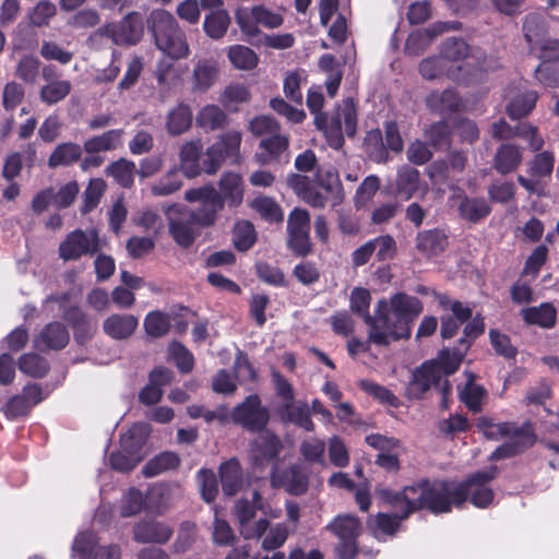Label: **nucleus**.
Returning <instances> with one entry per match:
<instances>
[{
    "instance_id": "f704fd0d",
    "label": "nucleus",
    "mask_w": 559,
    "mask_h": 559,
    "mask_svg": "<svg viewBox=\"0 0 559 559\" xmlns=\"http://www.w3.org/2000/svg\"><path fill=\"white\" fill-rule=\"evenodd\" d=\"M441 55L447 64L452 66L453 70L461 74L463 64L460 62L469 56V47L461 38H451L443 44Z\"/></svg>"
},
{
    "instance_id": "f03ea898",
    "label": "nucleus",
    "mask_w": 559,
    "mask_h": 559,
    "mask_svg": "<svg viewBox=\"0 0 559 559\" xmlns=\"http://www.w3.org/2000/svg\"><path fill=\"white\" fill-rule=\"evenodd\" d=\"M496 475L497 467L490 466L474 473L460 485L424 480L408 487L401 498L408 501L411 511L428 509L435 514L450 512L452 506L460 507L467 498L475 507L487 508L493 500V492L487 484Z\"/></svg>"
},
{
    "instance_id": "4468645a",
    "label": "nucleus",
    "mask_w": 559,
    "mask_h": 559,
    "mask_svg": "<svg viewBox=\"0 0 559 559\" xmlns=\"http://www.w3.org/2000/svg\"><path fill=\"white\" fill-rule=\"evenodd\" d=\"M233 421L250 431L263 430L269 421V411L258 395H249L231 412Z\"/></svg>"
},
{
    "instance_id": "f8f14e48",
    "label": "nucleus",
    "mask_w": 559,
    "mask_h": 559,
    "mask_svg": "<svg viewBox=\"0 0 559 559\" xmlns=\"http://www.w3.org/2000/svg\"><path fill=\"white\" fill-rule=\"evenodd\" d=\"M99 250V237L96 229H75L67 235L59 245V255L64 261L78 260Z\"/></svg>"
},
{
    "instance_id": "13d9d810",
    "label": "nucleus",
    "mask_w": 559,
    "mask_h": 559,
    "mask_svg": "<svg viewBox=\"0 0 559 559\" xmlns=\"http://www.w3.org/2000/svg\"><path fill=\"white\" fill-rule=\"evenodd\" d=\"M144 506L146 507V498H143L142 492L135 488H130L121 499L120 514L124 518L133 516L141 512Z\"/></svg>"
},
{
    "instance_id": "ddd939ff",
    "label": "nucleus",
    "mask_w": 559,
    "mask_h": 559,
    "mask_svg": "<svg viewBox=\"0 0 559 559\" xmlns=\"http://www.w3.org/2000/svg\"><path fill=\"white\" fill-rule=\"evenodd\" d=\"M185 200L201 204L198 211H194L195 218L201 227L214 224L217 213L224 207L223 199L212 186L187 190L185 192Z\"/></svg>"
},
{
    "instance_id": "cd10ccee",
    "label": "nucleus",
    "mask_w": 559,
    "mask_h": 559,
    "mask_svg": "<svg viewBox=\"0 0 559 559\" xmlns=\"http://www.w3.org/2000/svg\"><path fill=\"white\" fill-rule=\"evenodd\" d=\"M283 420L292 423L307 431L314 430V424L310 415V406L306 402L283 403L281 407Z\"/></svg>"
},
{
    "instance_id": "37998d69",
    "label": "nucleus",
    "mask_w": 559,
    "mask_h": 559,
    "mask_svg": "<svg viewBox=\"0 0 559 559\" xmlns=\"http://www.w3.org/2000/svg\"><path fill=\"white\" fill-rule=\"evenodd\" d=\"M316 179L319 188L331 194L332 205H336L342 201V188L335 169L318 168Z\"/></svg>"
},
{
    "instance_id": "473e14b6",
    "label": "nucleus",
    "mask_w": 559,
    "mask_h": 559,
    "mask_svg": "<svg viewBox=\"0 0 559 559\" xmlns=\"http://www.w3.org/2000/svg\"><path fill=\"white\" fill-rule=\"evenodd\" d=\"M192 120L191 107L186 103H179L167 114L166 130L170 135H180L190 129Z\"/></svg>"
},
{
    "instance_id": "0e129e2a",
    "label": "nucleus",
    "mask_w": 559,
    "mask_h": 559,
    "mask_svg": "<svg viewBox=\"0 0 559 559\" xmlns=\"http://www.w3.org/2000/svg\"><path fill=\"white\" fill-rule=\"evenodd\" d=\"M515 138L525 141L530 150L537 152L540 151L545 144L544 138L538 131V128L530 122H521L515 126Z\"/></svg>"
},
{
    "instance_id": "412c9836",
    "label": "nucleus",
    "mask_w": 559,
    "mask_h": 559,
    "mask_svg": "<svg viewBox=\"0 0 559 559\" xmlns=\"http://www.w3.org/2000/svg\"><path fill=\"white\" fill-rule=\"evenodd\" d=\"M425 194L428 190L427 186L421 189L419 171L408 165H403L397 169L396 179L394 182V194L409 200L418 191Z\"/></svg>"
},
{
    "instance_id": "8fccbe9b",
    "label": "nucleus",
    "mask_w": 559,
    "mask_h": 559,
    "mask_svg": "<svg viewBox=\"0 0 559 559\" xmlns=\"http://www.w3.org/2000/svg\"><path fill=\"white\" fill-rule=\"evenodd\" d=\"M71 83L67 80H56L44 85L39 96L43 103L53 105L64 99L71 92Z\"/></svg>"
},
{
    "instance_id": "5fc2aeb1",
    "label": "nucleus",
    "mask_w": 559,
    "mask_h": 559,
    "mask_svg": "<svg viewBox=\"0 0 559 559\" xmlns=\"http://www.w3.org/2000/svg\"><path fill=\"white\" fill-rule=\"evenodd\" d=\"M20 370L33 378H43L49 370L48 362L37 354H25L19 360Z\"/></svg>"
},
{
    "instance_id": "a19ab883",
    "label": "nucleus",
    "mask_w": 559,
    "mask_h": 559,
    "mask_svg": "<svg viewBox=\"0 0 559 559\" xmlns=\"http://www.w3.org/2000/svg\"><path fill=\"white\" fill-rule=\"evenodd\" d=\"M427 106L437 112H453L461 107V98L453 90L432 92L426 99Z\"/></svg>"
},
{
    "instance_id": "6ab92c4d",
    "label": "nucleus",
    "mask_w": 559,
    "mask_h": 559,
    "mask_svg": "<svg viewBox=\"0 0 559 559\" xmlns=\"http://www.w3.org/2000/svg\"><path fill=\"white\" fill-rule=\"evenodd\" d=\"M139 326V319L130 313H112L103 322L104 333L115 341L130 338Z\"/></svg>"
},
{
    "instance_id": "338daca9",
    "label": "nucleus",
    "mask_w": 559,
    "mask_h": 559,
    "mask_svg": "<svg viewBox=\"0 0 559 559\" xmlns=\"http://www.w3.org/2000/svg\"><path fill=\"white\" fill-rule=\"evenodd\" d=\"M56 13L57 8L52 2L41 0L31 10L28 19L32 25L41 27L48 25Z\"/></svg>"
},
{
    "instance_id": "dca6fc26",
    "label": "nucleus",
    "mask_w": 559,
    "mask_h": 559,
    "mask_svg": "<svg viewBox=\"0 0 559 559\" xmlns=\"http://www.w3.org/2000/svg\"><path fill=\"white\" fill-rule=\"evenodd\" d=\"M182 497V488L178 484L156 483L146 493V509L156 514H164Z\"/></svg>"
},
{
    "instance_id": "6e6552de",
    "label": "nucleus",
    "mask_w": 559,
    "mask_h": 559,
    "mask_svg": "<svg viewBox=\"0 0 559 559\" xmlns=\"http://www.w3.org/2000/svg\"><path fill=\"white\" fill-rule=\"evenodd\" d=\"M168 230L175 242L182 247H190L200 233V224L194 211L178 204L165 207Z\"/></svg>"
},
{
    "instance_id": "4be33fe9",
    "label": "nucleus",
    "mask_w": 559,
    "mask_h": 559,
    "mask_svg": "<svg viewBox=\"0 0 559 559\" xmlns=\"http://www.w3.org/2000/svg\"><path fill=\"white\" fill-rule=\"evenodd\" d=\"M171 535V527L158 521H141L133 528L134 539L143 544H165Z\"/></svg>"
},
{
    "instance_id": "5701e85b",
    "label": "nucleus",
    "mask_w": 559,
    "mask_h": 559,
    "mask_svg": "<svg viewBox=\"0 0 559 559\" xmlns=\"http://www.w3.org/2000/svg\"><path fill=\"white\" fill-rule=\"evenodd\" d=\"M453 200L459 199V213L462 218L471 223H477L490 213L488 202L483 198H467L460 189L454 190Z\"/></svg>"
},
{
    "instance_id": "09e8293b",
    "label": "nucleus",
    "mask_w": 559,
    "mask_h": 559,
    "mask_svg": "<svg viewBox=\"0 0 559 559\" xmlns=\"http://www.w3.org/2000/svg\"><path fill=\"white\" fill-rule=\"evenodd\" d=\"M538 95L535 91H525L523 94L514 97L507 106L508 115L511 119H519L527 116L535 107Z\"/></svg>"
},
{
    "instance_id": "4c0bfd02",
    "label": "nucleus",
    "mask_w": 559,
    "mask_h": 559,
    "mask_svg": "<svg viewBox=\"0 0 559 559\" xmlns=\"http://www.w3.org/2000/svg\"><path fill=\"white\" fill-rule=\"evenodd\" d=\"M219 476L223 492L226 496L236 495L242 484V474L239 462L236 460H229L223 463L219 467Z\"/></svg>"
},
{
    "instance_id": "de8ad7c7",
    "label": "nucleus",
    "mask_w": 559,
    "mask_h": 559,
    "mask_svg": "<svg viewBox=\"0 0 559 559\" xmlns=\"http://www.w3.org/2000/svg\"><path fill=\"white\" fill-rule=\"evenodd\" d=\"M82 154L81 146L76 143H62L51 153L48 165L50 167L68 166L76 162Z\"/></svg>"
},
{
    "instance_id": "1a4fd4ad",
    "label": "nucleus",
    "mask_w": 559,
    "mask_h": 559,
    "mask_svg": "<svg viewBox=\"0 0 559 559\" xmlns=\"http://www.w3.org/2000/svg\"><path fill=\"white\" fill-rule=\"evenodd\" d=\"M326 530L340 540L335 548L340 559H353L357 555V538L362 527L360 521L355 515H337L328 524Z\"/></svg>"
},
{
    "instance_id": "393cba45",
    "label": "nucleus",
    "mask_w": 559,
    "mask_h": 559,
    "mask_svg": "<svg viewBox=\"0 0 559 559\" xmlns=\"http://www.w3.org/2000/svg\"><path fill=\"white\" fill-rule=\"evenodd\" d=\"M280 450V439L271 431L263 430L252 443L251 459L255 465H262L276 457Z\"/></svg>"
},
{
    "instance_id": "20e7f679",
    "label": "nucleus",
    "mask_w": 559,
    "mask_h": 559,
    "mask_svg": "<svg viewBox=\"0 0 559 559\" xmlns=\"http://www.w3.org/2000/svg\"><path fill=\"white\" fill-rule=\"evenodd\" d=\"M477 428L487 439L496 441L507 439L490 454V460H501L516 455L535 441L530 424L518 426L514 423H495L490 417H480L477 421Z\"/></svg>"
},
{
    "instance_id": "c756f323",
    "label": "nucleus",
    "mask_w": 559,
    "mask_h": 559,
    "mask_svg": "<svg viewBox=\"0 0 559 559\" xmlns=\"http://www.w3.org/2000/svg\"><path fill=\"white\" fill-rule=\"evenodd\" d=\"M419 72L421 76L427 80L439 79L445 74L454 81L468 83L463 75L453 70L452 66L447 64L441 53L438 57L423 60L419 64Z\"/></svg>"
},
{
    "instance_id": "052dcab7",
    "label": "nucleus",
    "mask_w": 559,
    "mask_h": 559,
    "mask_svg": "<svg viewBox=\"0 0 559 559\" xmlns=\"http://www.w3.org/2000/svg\"><path fill=\"white\" fill-rule=\"evenodd\" d=\"M257 240L255 230L250 222H238L234 228V243L240 251L250 249Z\"/></svg>"
},
{
    "instance_id": "864d4df0",
    "label": "nucleus",
    "mask_w": 559,
    "mask_h": 559,
    "mask_svg": "<svg viewBox=\"0 0 559 559\" xmlns=\"http://www.w3.org/2000/svg\"><path fill=\"white\" fill-rule=\"evenodd\" d=\"M251 207L265 221L271 223L281 222L283 212L280 205L269 197L260 195L251 202Z\"/></svg>"
},
{
    "instance_id": "2f4dec72",
    "label": "nucleus",
    "mask_w": 559,
    "mask_h": 559,
    "mask_svg": "<svg viewBox=\"0 0 559 559\" xmlns=\"http://www.w3.org/2000/svg\"><path fill=\"white\" fill-rule=\"evenodd\" d=\"M521 314L527 324L538 325L542 329H551L557 321V309L550 302H543L537 307L524 308Z\"/></svg>"
},
{
    "instance_id": "b1692460",
    "label": "nucleus",
    "mask_w": 559,
    "mask_h": 559,
    "mask_svg": "<svg viewBox=\"0 0 559 559\" xmlns=\"http://www.w3.org/2000/svg\"><path fill=\"white\" fill-rule=\"evenodd\" d=\"M67 328L60 322L47 324L34 340V346L39 350L61 349L69 342Z\"/></svg>"
},
{
    "instance_id": "bf43d9fd",
    "label": "nucleus",
    "mask_w": 559,
    "mask_h": 559,
    "mask_svg": "<svg viewBox=\"0 0 559 559\" xmlns=\"http://www.w3.org/2000/svg\"><path fill=\"white\" fill-rule=\"evenodd\" d=\"M214 521L212 524V540L217 546H228L235 540V534L228 522L221 519L214 508Z\"/></svg>"
},
{
    "instance_id": "7c9ffc66",
    "label": "nucleus",
    "mask_w": 559,
    "mask_h": 559,
    "mask_svg": "<svg viewBox=\"0 0 559 559\" xmlns=\"http://www.w3.org/2000/svg\"><path fill=\"white\" fill-rule=\"evenodd\" d=\"M219 195L223 203L226 201L230 207L241 204L243 199V181L239 174L226 173L219 180Z\"/></svg>"
},
{
    "instance_id": "49530a36",
    "label": "nucleus",
    "mask_w": 559,
    "mask_h": 559,
    "mask_svg": "<svg viewBox=\"0 0 559 559\" xmlns=\"http://www.w3.org/2000/svg\"><path fill=\"white\" fill-rule=\"evenodd\" d=\"M486 397V391L483 386L474 383V376L467 374V382L464 389L460 390L461 401L473 412L481 409L483 402Z\"/></svg>"
},
{
    "instance_id": "e433bc0d",
    "label": "nucleus",
    "mask_w": 559,
    "mask_h": 559,
    "mask_svg": "<svg viewBox=\"0 0 559 559\" xmlns=\"http://www.w3.org/2000/svg\"><path fill=\"white\" fill-rule=\"evenodd\" d=\"M180 462V456L176 452L165 451L151 459L144 465L142 472L146 477H154L178 468Z\"/></svg>"
},
{
    "instance_id": "72a5a7b5",
    "label": "nucleus",
    "mask_w": 559,
    "mask_h": 559,
    "mask_svg": "<svg viewBox=\"0 0 559 559\" xmlns=\"http://www.w3.org/2000/svg\"><path fill=\"white\" fill-rule=\"evenodd\" d=\"M123 133L122 129H112L92 136L84 142V150L88 154L117 150L122 145Z\"/></svg>"
},
{
    "instance_id": "c85d7f7f",
    "label": "nucleus",
    "mask_w": 559,
    "mask_h": 559,
    "mask_svg": "<svg viewBox=\"0 0 559 559\" xmlns=\"http://www.w3.org/2000/svg\"><path fill=\"white\" fill-rule=\"evenodd\" d=\"M272 483L274 485L284 486L286 490L293 495H301L308 488V476L301 466L293 465L284 472L282 478H280L276 471L273 469Z\"/></svg>"
},
{
    "instance_id": "f3484780",
    "label": "nucleus",
    "mask_w": 559,
    "mask_h": 559,
    "mask_svg": "<svg viewBox=\"0 0 559 559\" xmlns=\"http://www.w3.org/2000/svg\"><path fill=\"white\" fill-rule=\"evenodd\" d=\"M219 67L214 58H199L193 63L191 90L194 93L207 92L218 80Z\"/></svg>"
},
{
    "instance_id": "774afa93",
    "label": "nucleus",
    "mask_w": 559,
    "mask_h": 559,
    "mask_svg": "<svg viewBox=\"0 0 559 559\" xmlns=\"http://www.w3.org/2000/svg\"><path fill=\"white\" fill-rule=\"evenodd\" d=\"M105 190H106V183L103 179H100V178L92 179L83 194L84 203L82 206V212L88 213L93 209H95L98 205Z\"/></svg>"
},
{
    "instance_id": "f257e3e1",
    "label": "nucleus",
    "mask_w": 559,
    "mask_h": 559,
    "mask_svg": "<svg viewBox=\"0 0 559 559\" xmlns=\"http://www.w3.org/2000/svg\"><path fill=\"white\" fill-rule=\"evenodd\" d=\"M371 295L366 288H354L350 294V309L361 316L369 326V340L380 346L408 338L412 323L423 311L421 301L404 293H396L389 299L377 302L373 316L368 310Z\"/></svg>"
},
{
    "instance_id": "2eb2a0df",
    "label": "nucleus",
    "mask_w": 559,
    "mask_h": 559,
    "mask_svg": "<svg viewBox=\"0 0 559 559\" xmlns=\"http://www.w3.org/2000/svg\"><path fill=\"white\" fill-rule=\"evenodd\" d=\"M105 33L117 45H135L144 33L142 16L138 12H130L121 21L108 24Z\"/></svg>"
},
{
    "instance_id": "a878e982",
    "label": "nucleus",
    "mask_w": 559,
    "mask_h": 559,
    "mask_svg": "<svg viewBox=\"0 0 559 559\" xmlns=\"http://www.w3.org/2000/svg\"><path fill=\"white\" fill-rule=\"evenodd\" d=\"M288 139L283 134H274L273 136L264 138L260 142L261 151L257 153V159L261 164H269L272 160L288 162L287 155Z\"/></svg>"
},
{
    "instance_id": "e2e57ef3",
    "label": "nucleus",
    "mask_w": 559,
    "mask_h": 559,
    "mask_svg": "<svg viewBox=\"0 0 559 559\" xmlns=\"http://www.w3.org/2000/svg\"><path fill=\"white\" fill-rule=\"evenodd\" d=\"M170 326L169 317L160 311H152L144 319V329L150 336L160 337Z\"/></svg>"
},
{
    "instance_id": "bb28decb",
    "label": "nucleus",
    "mask_w": 559,
    "mask_h": 559,
    "mask_svg": "<svg viewBox=\"0 0 559 559\" xmlns=\"http://www.w3.org/2000/svg\"><path fill=\"white\" fill-rule=\"evenodd\" d=\"M523 159L522 147L516 144L506 143L497 148L493 157V167L501 174L507 175L515 170Z\"/></svg>"
},
{
    "instance_id": "9d476101",
    "label": "nucleus",
    "mask_w": 559,
    "mask_h": 559,
    "mask_svg": "<svg viewBox=\"0 0 559 559\" xmlns=\"http://www.w3.org/2000/svg\"><path fill=\"white\" fill-rule=\"evenodd\" d=\"M235 16L240 29L248 36H255L259 33L258 25H262L266 28H276L280 27L284 21L281 13L272 11L261 4L252 8H238Z\"/></svg>"
},
{
    "instance_id": "79ce46f5",
    "label": "nucleus",
    "mask_w": 559,
    "mask_h": 559,
    "mask_svg": "<svg viewBox=\"0 0 559 559\" xmlns=\"http://www.w3.org/2000/svg\"><path fill=\"white\" fill-rule=\"evenodd\" d=\"M150 435V426L145 423L134 424L121 436L120 444L122 450L141 454L140 451Z\"/></svg>"
},
{
    "instance_id": "0eeeda50",
    "label": "nucleus",
    "mask_w": 559,
    "mask_h": 559,
    "mask_svg": "<svg viewBox=\"0 0 559 559\" xmlns=\"http://www.w3.org/2000/svg\"><path fill=\"white\" fill-rule=\"evenodd\" d=\"M402 491H393L388 488H378L376 491L377 497L384 503L395 509L394 514L390 515L386 513H379L376 518V535L380 538V535L392 536L397 531L401 521L405 520L411 513L416 510H409L411 506L406 499L401 498L404 496L406 489Z\"/></svg>"
},
{
    "instance_id": "39448f33",
    "label": "nucleus",
    "mask_w": 559,
    "mask_h": 559,
    "mask_svg": "<svg viewBox=\"0 0 559 559\" xmlns=\"http://www.w3.org/2000/svg\"><path fill=\"white\" fill-rule=\"evenodd\" d=\"M156 47L171 59L178 60L190 55L186 34L175 16L166 10H153L148 17Z\"/></svg>"
},
{
    "instance_id": "6e6d98bb",
    "label": "nucleus",
    "mask_w": 559,
    "mask_h": 559,
    "mask_svg": "<svg viewBox=\"0 0 559 559\" xmlns=\"http://www.w3.org/2000/svg\"><path fill=\"white\" fill-rule=\"evenodd\" d=\"M555 165L554 153L544 151L534 156L528 165V174L535 178L549 177Z\"/></svg>"
},
{
    "instance_id": "7ed1b4c3",
    "label": "nucleus",
    "mask_w": 559,
    "mask_h": 559,
    "mask_svg": "<svg viewBox=\"0 0 559 559\" xmlns=\"http://www.w3.org/2000/svg\"><path fill=\"white\" fill-rule=\"evenodd\" d=\"M324 105V96L320 86L309 88L307 95V106L316 116L314 123L318 129L324 132L329 144L334 148L343 145V134L354 136L357 126L356 105L352 98L344 99L335 112L328 117L321 112Z\"/></svg>"
},
{
    "instance_id": "603ef678",
    "label": "nucleus",
    "mask_w": 559,
    "mask_h": 559,
    "mask_svg": "<svg viewBox=\"0 0 559 559\" xmlns=\"http://www.w3.org/2000/svg\"><path fill=\"white\" fill-rule=\"evenodd\" d=\"M230 62L238 69L251 70L258 64L257 53L249 47L234 45L228 50Z\"/></svg>"
},
{
    "instance_id": "a18cd8bd",
    "label": "nucleus",
    "mask_w": 559,
    "mask_h": 559,
    "mask_svg": "<svg viewBox=\"0 0 559 559\" xmlns=\"http://www.w3.org/2000/svg\"><path fill=\"white\" fill-rule=\"evenodd\" d=\"M229 24L230 17L227 11L218 9L205 16L203 28L209 37L219 39L226 34Z\"/></svg>"
},
{
    "instance_id": "ea45409f",
    "label": "nucleus",
    "mask_w": 559,
    "mask_h": 559,
    "mask_svg": "<svg viewBox=\"0 0 559 559\" xmlns=\"http://www.w3.org/2000/svg\"><path fill=\"white\" fill-rule=\"evenodd\" d=\"M443 378L440 366L437 362L427 361L417 369L413 377V385L420 392L429 390L432 385H439Z\"/></svg>"
},
{
    "instance_id": "aec40b11",
    "label": "nucleus",
    "mask_w": 559,
    "mask_h": 559,
    "mask_svg": "<svg viewBox=\"0 0 559 559\" xmlns=\"http://www.w3.org/2000/svg\"><path fill=\"white\" fill-rule=\"evenodd\" d=\"M288 186L312 207H324L331 194L310 186L309 178L304 175L294 174L287 179Z\"/></svg>"
},
{
    "instance_id": "423d86ee",
    "label": "nucleus",
    "mask_w": 559,
    "mask_h": 559,
    "mask_svg": "<svg viewBox=\"0 0 559 559\" xmlns=\"http://www.w3.org/2000/svg\"><path fill=\"white\" fill-rule=\"evenodd\" d=\"M255 510H260L271 518H278L281 514L280 510H271L262 502V497L258 490L253 491L252 502L243 499L237 501L235 504V515L239 524V532L245 539L261 538L269 526L266 519L254 521Z\"/></svg>"
},
{
    "instance_id": "4d7b16f0",
    "label": "nucleus",
    "mask_w": 559,
    "mask_h": 559,
    "mask_svg": "<svg viewBox=\"0 0 559 559\" xmlns=\"http://www.w3.org/2000/svg\"><path fill=\"white\" fill-rule=\"evenodd\" d=\"M182 186V180L176 169L168 171L159 180L152 185L151 191L155 197H166L178 191Z\"/></svg>"
},
{
    "instance_id": "c03bdc74",
    "label": "nucleus",
    "mask_w": 559,
    "mask_h": 559,
    "mask_svg": "<svg viewBox=\"0 0 559 559\" xmlns=\"http://www.w3.org/2000/svg\"><path fill=\"white\" fill-rule=\"evenodd\" d=\"M225 111L217 105H205L197 115V124L206 131L222 128L226 122Z\"/></svg>"
},
{
    "instance_id": "9b49d317",
    "label": "nucleus",
    "mask_w": 559,
    "mask_h": 559,
    "mask_svg": "<svg viewBox=\"0 0 559 559\" xmlns=\"http://www.w3.org/2000/svg\"><path fill=\"white\" fill-rule=\"evenodd\" d=\"M72 559H121L119 544L99 545L93 532L79 533L72 544Z\"/></svg>"
},
{
    "instance_id": "c9c22d12",
    "label": "nucleus",
    "mask_w": 559,
    "mask_h": 559,
    "mask_svg": "<svg viewBox=\"0 0 559 559\" xmlns=\"http://www.w3.org/2000/svg\"><path fill=\"white\" fill-rule=\"evenodd\" d=\"M202 144L199 140L182 145L180 151V169L188 178H194L201 173L199 164Z\"/></svg>"
},
{
    "instance_id": "3c124183",
    "label": "nucleus",
    "mask_w": 559,
    "mask_h": 559,
    "mask_svg": "<svg viewBox=\"0 0 559 559\" xmlns=\"http://www.w3.org/2000/svg\"><path fill=\"white\" fill-rule=\"evenodd\" d=\"M106 173L122 187L130 188L133 185L135 164L131 160L120 159L111 163Z\"/></svg>"
},
{
    "instance_id": "69168bd1",
    "label": "nucleus",
    "mask_w": 559,
    "mask_h": 559,
    "mask_svg": "<svg viewBox=\"0 0 559 559\" xmlns=\"http://www.w3.org/2000/svg\"><path fill=\"white\" fill-rule=\"evenodd\" d=\"M288 536V528L284 523H276L267 526L265 533L262 535V547L265 550H274L280 548L286 542Z\"/></svg>"
},
{
    "instance_id": "58836bf2",
    "label": "nucleus",
    "mask_w": 559,
    "mask_h": 559,
    "mask_svg": "<svg viewBox=\"0 0 559 559\" xmlns=\"http://www.w3.org/2000/svg\"><path fill=\"white\" fill-rule=\"evenodd\" d=\"M417 249L425 255L441 253L447 247V237L438 229L425 230L417 236Z\"/></svg>"
},
{
    "instance_id": "680f3d73",
    "label": "nucleus",
    "mask_w": 559,
    "mask_h": 559,
    "mask_svg": "<svg viewBox=\"0 0 559 559\" xmlns=\"http://www.w3.org/2000/svg\"><path fill=\"white\" fill-rule=\"evenodd\" d=\"M302 457L311 463H319L325 465L324 452L325 443L318 438H309L300 443L299 448Z\"/></svg>"
},
{
    "instance_id": "a211bd4d",
    "label": "nucleus",
    "mask_w": 559,
    "mask_h": 559,
    "mask_svg": "<svg viewBox=\"0 0 559 559\" xmlns=\"http://www.w3.org/2000/svg\"><path fill=\"white\" fill-rule=\"evenodd\" d=\"M455 27L454 23L437 22L425 29L413 32L405 44L406 53L411 56L423 53L438 35Z\"/></svg>"
}]
</instances>
